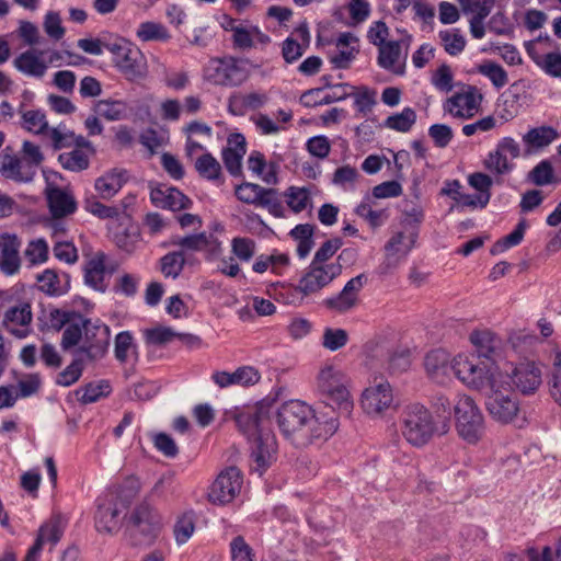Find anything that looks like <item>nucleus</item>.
I'll list each match as a JSON object with an SVG mask.
<instances>
[{"mask_svg": "<svg viewBox=\"0 0 561 561\" xmlns=\"http://www.w3.org/2000/svg\"><path fill=\"white\" fill-rule=\"evenodd\" d=\"M416 113L412 107H404L400 113L388 116L383 126L399 133H408L416 123Z\"/></svg>", "mask_w": 561, "mask_h": 561, "instance_id": "41", "label": "nucleus"}, {"mask_svg": "<svg viewBox=\"0 0 561 561\" xmlns=\"http://www.w3.org/2000/svg\"><path fill=\"white\" fill-rule=\"evenodd\" d=\"M38 291L48 297H61L70 290V275L55 268H46L35 276Z\"/></svg>", "mask_w": 561, "mask_h": 561, "instance_id": "23", "label": "nucleus"}, {"mask_svg": "<svg viewBox=\"0 0 561 561\" xmlns=\"http://www.w3.org/2000/svg\"><path fill=\"white\" fill-rule=\"evenodd\" d=\"M84 283L96 291L104 293L106 282V254L96 252L84 266Z\"/></svg>", "mask_w": 561, "mask_h": 561, "instance_id": "30", "label": "nucleus"}, {"mask_svg": "<svg viewBox=\"0 0 561 561\" xmlns=\"http://www.w3.org/2000/svg\"><path fill=\"white\" fill-rule=\"evenodd\" d=\"M267 102L268 95L265 92L236 94L229 99V110L234 115H243L248 111L263 107Z\"/></svg>", "mask_w": 561, "mask_h": 561, "instance_id": "35", "label": "nucleus"}, {"mask_svg": "<svg viewBox=\"0 0 561 561\" xmlns=\"http://www.w3.org/2000/svg\"><path fill=\"white\" fill-rule=\"evenodd\" d=\"M21 240L14 233L0 236V271L8 276L15 275L21 267Z\"/></svg>", "mask_w": 561, "mask_h": 561, "instance_id": "26", "label": "nucleus"}, {"mask_svg": "<svg viewBox=\"0 0 561 561\" xmlns=\"http://www.w3.org/2000/svg\"><path fill=\"white\" fill-rule=\"evenodd\" d=\"M46 197L49 210L55 218H62L73 214L77 209V202L73 195L60 187L48 185L46 187Z\"/></svg>", "mask_w": 561, "mask_h": 561, "instance_id": "29", "label": "nucleus"}, {"mask_svg": "<svg viewBox=\"0 0 561 561\" xmlns=\"http://www.w3.org/2000/svg\"><path fill=\"white\" fill-rule=\"evenodd\" d=\"M526 228H527L526 221L520 220L517 224L516 228L511 233H508L507 236H505L504 238L499 240L493 245L491 253L499 254V253H502V252L508 250L510 248H513V247L519 244L523 241Z\"/></svg>", "mask_w": 561, "mask_h": 561, "instance_id": "55", "label": "nucleus"}, {"mask_svg": "<svg viewBox=\"0 0 561 561\" xmlns=\"http://www.w3.org/2000/svg\"><path fill=\"white\" fill-rule=\"evenodd\" d=\"M83 322L79 325L81 339L77 352L88 360H99L107 353L111 330L99 319L92 320L83 316Z\"/></svg>", "mask_w": 561, "mask_h": 561, "instance_id": "9", "label": "nucleus"}, {"mask_svg": "<svg viewBox=\"0 0 561 561\" xmlns=\"http://www.w3.org/2000/svg\"><path fill=\"white\" fill-rule=\"evenodd\" d=\"M111 392V387L105 381L98 383H88L84 387L77 390L79 400L82 403H93L102 397H106Z\"/></svg>", "mask_w": 561, "mask_h": 561, "instance_id": "57", "label": "nucleus"}, {"mask_svg": "<svg viewBox=\"0 0 561 561\" xmlns=\"http://www.w3.org/2000/svg\"><path fill=\"white\" fill-rule=\"evenodd\" d=\"M151 203L156 207L178 211L192 206V201L180 190L167 184H159L150 191Z\"/></svg>", "mask_w": 561, "mask_h": 561, "instance_id": "25", "label": "nucleus"}, {"mask_svg": "<svg viewBox=\"0 0 561 561\" xmlns=\"http://www.w3.org/2000/svg\"><path fill=\"white\" fill-rule=\"evenodd\" d=\"M232 561H255L252 548L242 536H237L230 542Z\"/></svg>", "mask_w": 561, "mask_h": 561, "instance_id": "64", "label": "nucleus"}, {"mask_svg": "<svg viewBox=\"0 0 561 561\" xmlns=\"http://www.w3.org/2000/svg\"><path fill=\"white\" fill-rule=\"evenodd\" d=\"M277 442L274 433L266 428L253 437L251 445V458L254 462L253 469L262 474L275 460Z\"/></svg>", "mask_w": 561, "mask_h": 561, "instance_id": "18", "label": "nucleus"}, {"mask_svg": "<svg viewBox=\"0 0 561 561\" xmlns=\"http://www.w3.org/2000/svg\"><path fill=\"white\" fill-rule=\"evenodd\" d=\"M130 504L124 491H107L98 499L95 527L100 533L112 534L119 529L122 516Z\"/></svg>", "mask_w": 561, "mask_h": 561, "instance_id": "8", "label": "nucleus"}, {"mask_svg": "<svg viewBox=\"0 0 561 561\" xmlns=\"http://www.w3.org/2000/svg\"><path fill=\"white\" fill-rule=\"evenodd\" d=\"M65 525L59 516H53L38 529L35 542L28 549L23 561H38L43 548L48 545L50 548L61 539Z\"/></svg>", "mask_w": 561, "mask_h": 561, "instance_id": "19", "label": "nucleus"}, {"mask_svg": "<svg viewBox=\"0 0 561 561\" xmlns=\"http://www.w3.org/2000/svg\"><path fill=\"white\" fill-rule=\"evenodd\" d=\"M425 369L435 382L445 385L450 381L453 374L451 359L444 350H433L425 357Z\"/></svg>", "mask_w": 561, "mask_h": 561, "instance_id": "28", "label": "nucleus"}, {"mask_svg": "<svg viewBox=\"0 0 561 561\" xmlns=\"http://www.w3.org/2000/svg\"><path fill=\"white\" fill-rule=\"evenodd\" d=\"M366 283L367 276L365 274L351 278L337 295L327 298L323 305L340 313L350 311L358 304V295Z\"/></svg>", "mask_w": 561, "mask_h": 561, "instance_id": "20", "label": "nucleus"}, {"mask_svg": "<svg viewBox=\"0 0 561 561\" xmlns=\"http://www.w3.org/2000/svg\"><path fill=\"white\" fill-rule=\"evenodd\" d=\"M359 173L355 168L351 165H343L334 171L332 183L344 191H350L354 188Z\"/></svg>", "mask_w": 561, "mask_h": 561, "instance_id": "61", "label": "nucleus"}, {"mask_svg": "<svg viewBox=\"0 0 561 561\" xmlns=\"http://www.w3.org/2000/svg\"><path fill=\"white\" fill-rule=\"evenodd\" d=\"M127 108V104L122 100H100L94 107L96 114L107 121L123 119Z\"/></svg>", "mask_w": 561, "mask_h": 561, "instance_id": "43", "label": "nucleus"}, {"mask_svg": "<svg viewBox=\"0 0 561 561\" xmlns=\"http://www.w3.org/2000/svg\"><path fill=\"white\" fill-rule=\"evenodd\" d=\"M478 72L486 77L496 89H502L508 82L505 69L494 61H485L479 65Z\"/></svg>", "mask_w": 561, "mask_h": 561, "instance_id": "50", "label": "nucleus"}, {"mask_svg": "<svg viewBox=\"0 0 561 561\" xmlns=\"http://www.w3.org/2000/svg\"><path fill=\"white\" fill-rule=\"evenodd\" d=\"M83 208L100 219H116L119 210L116 207L101 203L95 196H89L83 201Z\"/></svg>", "mask_w": 561, "mask_h": 561, "instance_id": "54", "label": "nucleus"}, {"mask_svg": "<svg viewBox=\"0 0 561 561\" xmlns=\"http://www.w3.org/2000/svg\"><path fill=\"white\" fill-rule=\"evenodd\" d=\"M45 325L49 330L64 329L60 346L64 351H70L79 345L81 333L79 325L83 324V314L72 309L50 308L45 314Z\"/></svg>", "mask_w": 561, "mask_h": 561, "instance_id": "10", "label": "nucleus"}, {"mask_svg": "<svg viewBox=\"0 0 561 561\" xmlns=\"http://www.w3.org/2000/svg\"><path fill=\"white\" fill-rule=\"evenodd\" d=\"M524 47L529 58L536 64L545 55L559 46L548 34H545L539 35L535 39L525 42Z\"/></svg>", "mask_w": 561, "mask_h": 561, "instance_id": "42", "label": "nucleus"}, {"mask_svg": "<svg viewBox=\"0 0 561 561\" xmlns=\"http://www.w3.org/2000/svg\"><path fill=\"white\" fill-rule=\"evenodd\" d=\"M58 161L64 169L71 172H80L89 167V158L81 149H75L59 154Z\"/></svg>", "mask_w": 561, "mask_h": 561, "instance_id": "53", "label": "nucleus"}, {"mask_svg": "<svg viewBox=\"0 0 561 561\" xmlns=\"http://www.w3.org/2000/svg\"><path fill=\"white\" fill-rule=\"evenodd\" d=\"M453 185L457 187L454 195V201L458 204L459 207H468V208H480L483 209L489 204V199L482 197L479 193L467 194L460 192V183L459 181H453Z\"/></svg>", "mask_w": 561, "mask_h": 561, "instance_id": "58", "label": "nucleus"}, {"mask_svg": "<svg viewBox=\"0 0 561 561\" xmlns=\"http://www.w3.org/2000/svg\"><path fill=\"white\" fill-rule=\"evenodd\" d=\"M560 137L558 130L552 126H538L527 130L522 137L525 146V153L531 154L548 147Z\"/></svg>", "mask_w": 561, "mask_h": 561, "instance_id": "31", "label": "nucleus"}, {"mask_svg": "<svg viewBox=\"0 0 561 561\" xmlns=\"http://www.w3.org/2000/svg\"><path fill=\"white\" fill-rule=\"evenodd\" d=\"M128 528L144 536L145 541L150 542L160 531L162 522L156 510L149 504L141 503L128 517Z\"/></svg>", "mask_w": 561, "mask_h": 561, "instance_id": "17", "label": "nucleus"}, {"mask_svg": "<svg viewBox=\"0 0 561 561\" xmlns=\"http://www.w3.org/2000/svg\"><path fill=\"white\" fill-rule=\"evenodd\" d=\"M438 38L444 50L450 56L460 55L467 45V39L460 28H447L438 32Z\"/></svg>", "mask_w": 561, "mask_h": 561, "instance_id": "38", "label": "nucleus"}, {"mask_svg": "<svg viewBox=\"0 0 561 561\" xmlns=\"http://www.w3.org/2000/svg\"><path fill=\"white\" fill-rule=\"evenodd\" d=\"M237 198L245 204L266 208L275 217L282 216V202L274 188H266L259 184L244 182L234 190Z\"/></svg>", "mask_w": 561, "mask_h": 561, "instance_id": "14", "label": "nucleus"}, {"mask_svg": "<svg viewBox=\"0 0 561 561\" xmlns=\"http://www.w3.org/2000/svg\"><path fill=\"white\" fill-rule=\"evenodd\" d=\"M456 431L466 443L476 445L486 432L484 415L477 402L467 394L457 396L454 403Z\"/></svg>", "mask_w": 561, "mask_h": 561, "instance_id": "6", "label": "nucleus"}, {"mask_svg": "<svg viewBox=\"0 0 561 561\" xmlns=\"http://www.w3.org/2000/svg\"><path fill=\"white\" fill-rule=\"evenodd\" d=\"M204 78L215 85L238 87L247 80L248 72L233 57L211 58L204 67Z\"/></svg>", "mask_w": 561, "mask_h": 561, "instance_id": "11", "label": "nucleus"}, {"mask_svg": "<svg viewBox=\"0 0 561 561\" xmlns=\"http://www.w3.org/2000/svg\"><path fill=\"white\" fill-rule=\"evenodd\" d=\"M5 148L0 153V173L5 178L16 182H30L33 180V167L26 160L9 153Z\"/></svg>", "mask_w": 561, "mask_h": 561, "instance_id": "27", "label": "nucleus"}, {"mask_svg": "<svg viewBox=\"0 0 561 561\" xmlns=\"http://www.w3.org/2000/svg\"><path fill=\"white\" fill-rule=\"evenodd\" d=\"M82 371L83 360L82 358H76L57 375L56 383L58 386L69 387L79 380Z\"/></svg>", "mask_w": 561, "mask_h": 561, "instance_id": "62", "label": "nucleus"}, {"mask_svg": "<svg viewBox=\"0 0 561 561\" xmlns=\"http://www.w3.org/2000/svg\"><path fill=\"white\" fill-rule=\"evenodd\" d=\"M185 265L183 251L169 252L160 259V271L165 277L178 278Z\"/></svg>", "mask_w": 561, "mask_h": 561, "instance_id": "46", "label": "nucleus"}, {"mask_svg": "<svg viewBox=\"0 0 561 561\" xmlns=\"http://www.w3.org/2000/svg\"><path fill=\"white\" fill-rule=\"evenodd\" d=\"M33 319L32 308L28 302H22L9 308L3 317L4 329L18 339L26 337L31 330Z\"/></svg>", "mask_w": 561, "mask_h": 561, "instance_id": "24", "label": "nucleus"}, {"mask_svg": "<svg viewBox=\"0 0 561 561\" xmlns=\"http://www.w3.org/2000/svg\"><path fill=\"white\" fill-rule=\"evenodd\" d=\"M241 486V471L236 467H229L221 471L211 484L208 500L218 505L228 504L239 494Z\"/></svg>", "mask_w": 561, "mask_h": 561, "instance_id": "15", "label": "nucleus"}, {"mask_svg": "<svg viewBox=\"0 0 561 561\" xmlns=\"http://www.w3.org/2000/svg\"><path fill=\"white\" fill-rule=\"evenodd\" d=\"M195 169L202 178L208 181L219 180L221 175L220 163L209 152L202 154L196 160Z\"/></svg>", "mask_w": 561, "mask_h": 561, "instance_id": "49", "label": "nucleus"}, {"mask_svg": "<svg viewBox=\"0 0 561 561\" xmlns=\"http://www.w3.org/2000/svg\"><path fill=\"white\" fill-rule=\"evenodd\" d=\"M470 341L478 348L480 357H489L500 345L496 335L488 330L473 331Z\"/></svg>", "mask_w": 561, "mask_h": 561, "instance_id": "44", "label": "nucleus"}, {"mask_svg": "<svg viewBox=\"0 0 561 561\" xmlns=\"http://www.w3.org/2000/svg\"><path fill=\"white\" fill-rule=\"evenodd\" d=\"M408 48L404 41H390L379 47L378 65L387 70L398 71L402 56V47Z\"/></svg>", "mask_w": 561, "mask_h": 561, "instance_id": "36", "label": "nucleus"}, {"mask_svg": "<svg viewBox=\"0 0 561 561\" xmlns=\"http://www.w3.org/2000/svg\"><path fill=\"white\" fill-rule=\"evenodd\" d=\"M548 387L550 397L561 407V351L554 353Z\"/></svg>", "mask_w": 561, "mask_h": 561, "instance_id": "56", "label": "nucleus"}, {"mask_svg": "<svg viewBox=\"0 0 561 561\" xmlns=\"http://www.w3.org/2000/svg\"><path fill=\"white\" fill-rule=\"evenodd\" d=\"M44 56V50L30 48L19 54L13 59L12 66L25 77L43 79L48 70V62H46Z\"/></svg>", "mask_w": 561, "mask_h": 561, "instance_id": "22", "label": "nucleus"}, {"mask_svg": "<svg viewBox=\"0 0 561 561\" xmlns=\"http://www.w3.org/2000/svg\"><path fill=\"white\" fill-rule=\"evenodd\" d=\"M451 369L455 377L470 389L484 392L495 387V374L500 369L488 365L480 356L474 354H458L451 359Z\"/></svg>", "mask_w": 561, "mask_h": 561, "instance_id": "5", "label": "nucleus"}, {"mask_svg": "<svg viewBox=\"0 0 561 561\" xmlns=\"http://www.w3.org/2000/svg\"><path fill=\"white\" fill-rule=\"evenodd\" d=\"M238 428L249 438L255 437L260 432L265 431L267 419L263 410L247 409L234 414Z\"/></svg>", "mask_w": 561, "mask_h": 561, "instance_id": "32", "label": "nucleus"}, {"mask_svg": "<svg viewBox=\"0 0 561 561\" xmlns=\"http://www.w3.org/2000/svg\"><path fill=\"white\" fill-rule=\"evenodd\" d=\"M20 399L28 398L38 392L42 386L41 375L37 373L21 374L15 377V385Z\"/></svg>", "mask_w": 561, "mask_h": 561, "instance_id": "47", "label": "nucleus"}, {"mask_svg": "<svg viewBox=\"0 0 561 561\" xmlns=\"http://www.w3.org/2000/svg\"><path fill=\"white\" fill-rule=\"evenodd\" d=\"M415 240L416 232L400 231L393 234L385 247L389 264L397 265L400 259L405 257L414 247Z\"/></svg>", "mask_w": 561, "mask_h": 561, "instance_id": "33", "label": "nucleus"}, {"mask_svg": "<svg viewBox=\"0 0 561 561\" xmlns=\"http://www.w3.org/2000/svg\"><path fill=\"white\" fill-rule=\"evenodd\" d=\"M285 196L287 205L294 213H300L311 205V196L306 187L290 186Z\"/></svg>", "mask_w": 561, "mask_h": 561, "instance_id": "52", "label": "nucleus"}, {"mask_svg": "<svg viewBox=\"0 0 561 561\" xmlns=\"http://www.w3.org/2000/svg\"><path fill=\"white\" fill-rule=\"evenodd\" d=\"M305 41V45L299 44L293 37H287L282 45V55L287 64L297 61L305 53V49L309 43V33L307 27H300L298 30Z\"/></svg>", "mask_w": 561, "mask_h": 561, "instance_id": "45", "label": "nucleus"}, {"mask_svg": "<svg viewBox=\"0 0 561 561\" xmlns=\"http://www.w3.org/2000/svg\"><path fill=\"white\" fill-rule=\"evenodd\" d=\"M482 100L477 87L465 85L444 102L443 108L455 118L470 119L479 113Z\"/></svg>", "mask_w": 561, "mask_h": 561, "instance_id": "13", "label": "nucleus"}, {"mask_svg": "<svg viewBox=\"0 0 561 561\" xmlns=\"http://www.w3.org/2000/svg\"><path fill=\"white\" fill-rule=\"evenodd\" d=\"M137 37L142 42L168 41L170 34L164 25L158 22H142L136 31Z\"/></svg>", "mask_w": 561, "mask_h": 561, "instance_id": "48", "label": "nucleus"}, {"mask_svg": "<svg viewBox=\"0 0 561 561\" xmlns=\"http://www.w3.org/2000/svg\"><path fill=\"white\" fill-rule=\"evenodd\" d=\"M360 404L368 415H382L393 404V391L390 383L383 379L376 380L363 391Z\"/></svg>", "mask_w": 561, "mask_h": 561, "instance_id": "16", "label": "nucleus"}, {"mask_svg": "<svg viewBox=\"0 0 561 561\" xmlns=\"http://www.w3.org/2000/svg\"><path fill=\"white\" fill-rule=\"evenodd\" d=\"M484 393L486 394V410L493 420L508 424L517 417L519 403L508 389L490 387Z\"/></svg>", "mask_w": 561, "mask_h": 561, "instance_id": "12", "label": "nucleus"}, {"mask_svg": "<svg viewBox=\"0 0 561 561\" xmlns=\"http://www.w3.org/2000/svg\"><path fill=\"white\" fill-rule=\"evenodd\" d=\"M19 112L22 118L21 125L25 130L35 135H44L48 131V121L42 110L22 111L20 108Z\"/></svg>", "mask_w": 561, "mask_h": 561, "instance_id": "40", "label": "nucleus"}, {"mask_svg": "<svg viewBox=\"0 0 561 561\" xmlns=\"http://www.w3.org/2000/svg\"><path fill=\"white\" fill-rule=\"evenodd\" d=\"M348 253V250H343L336 261L330 265L324 266L310 263L300 277L298 285L285 288L289 295L286 302L294 305L301 304L305 297L316 295L329 286L341 275L342 265L340 261Z\"/></svg>", "mask_w": 561, "mask_h": 561, "instance_id": "3", "label": "nucleus"}, {"mask_svg": "<svg viewBox=\"0 0 561 561\" xmlns=\"http://www.w3.org/2000/svg\"><path fill=\"white\" fill-rule=\"evenodd\" d=\"M403 438L413 447H424L439 433L433 413L423 404L414 402L404 405L399 419Z\"/></svg>", "mask_w": 561, "mask_h": 561, "instance_id": "2", "label": "nucleus"}, {"mask_svg": "<svg viewBox=\"0 0 561 561\" xmlns=\"http://www.w3.org/2000/svg\"><path fill=\"white\" fill-rule=\"evenodd\" d=\"M126 181V171L113 169L95 180L94 188L99 197L111 199L121 191Z\"/></svg>", "mask_w": 561, "mask_h": 561, "instance_id": "34", "label": "nucleus"}, {"mask_svg": "<svg viewBox=\"0 0 561 561\" xmlns=\"http://www.w3.org/2000/svg\"><path fill=\"white\" fill-rule=\"evenodd\" d=\"M276 422L283 436L297 447L328 439L339 427L336 417L316 414L311 407L299 400L283 403L277 410Z\"/></svg>", "mask_w": 561, "mask_h": 561, "instance_id": "1", "label": "nucleus"}, {"mask_svg": "<svg viewBox=\"0 0 561 561\" xmlns=\"http://www.w3.org/2000/svg\"><path fill=\"white\" fill-rule=\"evenodd\" d=\"M48 254V244L42 238L31 240L24 250V256L30 265H39L47 262Z\"/></svg>", "mask_w": 561, "mask_h": 561, "instance_id": "51", "label": "nucleus"}, {"mask_svg": "<svg viewBox=\"0 0 561 561\" xmlns=\"http://www.w3.org/2000/svg\"><path fill=\"white\" fill-rule=\"evenodd\" d=\"M342 245L343 241L340 238H332L330 240H327L316 251L311 263L324 266L332 264L333 262H330V260L334 256V254L339 251V249Z\"/></svg>", "mask_w": 561, "mask_h": 561, "instance_id": "60", "label": "nucleus"}, {"mask_svg": "<svg viewBox=\"0 0 561 561\" xmlns=\"http://www.w3.org/2000/svg\"><path fill=\"white\" fill-rule=\"evenodd\" d=\"M484 168L494 175H504L513 171L515 164L510 157L504 153L497 146L490 151L483 161Z\"/></svg>", "mask_w": 561, "mask_h": 561, "instance_id": "39", "label": "nucleus"}, {"mask_svg": "<svg viewBox=\"0 0 561 561\" xmlns=\"http://www.w3.org/2000/svg\"><path fill=\"white\" fill-rule=\"evenodd\" d=\"M350 380L344 371L332 363H324L317 375V388L332 407L350 415L353 399L348 390Z\"/></svg>", "mask_w": 561, "mask_h": 561, "instance_id": "4", "label": "nucleus"}, {"mask_svg": "<svg viewBox=\"0 0 561 561\" xmlns=\"http://www.w3.org/2000/svg\"><path fill=\"white\" fill-rule=\"evenodd\" d=\"M175 337L183 340V341L195 339L192 335L181 334V333L175 332L174 330H172L169 327H162V325L154 327L151 329H146L144 331L145 342L149 345H158V346L165 345V344L172 342Z\"/></svg>", "mask_w": 561, "mask_h": 561, "instance_id": "37", "label": "nucleus"}, {"mask_svg": "<svg viewBox=\"0 0 561 561\" xmlns=\"http://www.w3.org/2000/svg\"><path fill=\"white\" fill-rule=\"evenodd\" d=\"M540 70L552 78H561V50L557 47L535 64Z\"/></svg>", "mask_w": 561, "mask_h": 561, "instance_id": "59", "label": "nucleus"}, {"mask_svg": "<svg viewBox=\"0 0 561 561\" xmlns=\"http://www.w3.org/2000/svg\"><path fill=\"white\" fill-rule=\"evenodd\" d=\"M348 341V334L343 329L325 328L322 335V345L329 351L342 348Z\"/></svg>", "mask_w": 561, "mask_h": 561, "instance_id": "63", "label": "nucleus"}, {"mask_svg": "<svg viewBox=\"0 0 561 561\" xmlns=\"http://www.w3.org/2000/svg\"><path fill=\"white\" fill-rule=\"evenodd\" d=\"M115 66L127 79L142 78L147 73V61L141 50L128 42L124 50L114 57Z\"/></svg>", "mask_w": 561, "mask_h": 561, "instance_id": "21", "label": "nucleus"}, {"mask_svg": "<svg viewBox=\"0 0 561 561\" xmlns=\"http://www.w3.org/2000/svg\"><path fill=\"white\" fill-rule=\"evenodd\" d=\"M541 365L534 360H524L513 365L508 370L495 374V387L515 390L524 396L535 394L542 385Z\"/></svg>", "mask_w": 561, "mask_h": 561, "instance_id": "7", "label": "nucleus"}]
</instances>
